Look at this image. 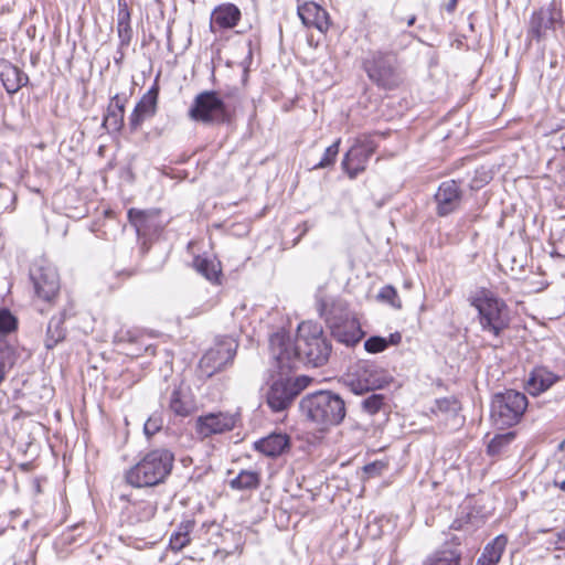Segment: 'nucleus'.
<instances>
[{
    "mask_svg": "<svg viewBox=\"0 0 565 565\" xmlns=\"http://www.w3.org/2000/svg\"><path fill=\"white\" fill-rule=\"evenodd\" d=\"M269 350L277 370L284 374L296 369L297 363L313 367L326 364L331 353V344L323 335L320 324L305 321L299 324L294 343L286 333L277 332L269 339Z\"/></svg>",
    "mask_w": 565,
    "mask_h": 565,
    "instance_id": "obj_1",
    "label": "nucleus"
},
{
    "mask_svg": "<svg viewBox=\"0 0 565 565\" xmlns=\"http://www.w3.org/2000/svg\"><path fill=\"white\" fill-rule=\"evenodd\" d=\"M301 417L319 431L339 426L347 415L344 399L333 391L308 393L299 402Z\"/></svg>",
    "mask_w": 565,
    "mask_h": 565,
    "instance_id": "obj_2",
    "label": "nucleus"
},
{
    "mask_svg": "<svg viewBox=\"0 0 565 565\" xmlns=\"http://www.w3.org/2000/svg\"><path fill=\"white\" fill-rule=\"evenodd\" d=\"M174 455L166 448L148 451L140 460L125 471V480L134 488H153L164 483L171 475Z\"/></svg>",
    "mask_w": 565,
    "mask_h": 565,
    "instance_id": "obj_3",
    "label": "nucleus"
},
{
    "mask_svg": "<svg viewBox=\"0 0 565 565\" xmlns=\"http://www.w3.org/2000/svg\"><path fill=\"white\" fill-rule=\"evenodd\" d=\"M470 305L478 311L481 330L499 338L510 326V310L501 298L491 290L481 288L470 298Z\"/></svg>",
    "mask_w": 565,
    "mask_h": 565,
    "instance_id": "obj_4",
    "label": "nucleus"
},
{
    "mask_svg": "<svg viewBox=\"0 0 565 565\" xmlns=\"http://www.w3.org/2000/svg\"><path fill=\"white\" fill-rule=\"evenodd\" d=\"M362 67L369 79L382 89L392 90L403 82L401 61L394 53L372 50L362 61Z\"/></svg>",
    "mask_w": 565,
    "mask_h": 565,
    "instance_id": "obj_5",
    "label": "nucleus"
},
{
    "mask_svg": "<svg viewBox=\"0 0 565 565\" xmlns=\"http://www.w3.org/2000/svg\"><path fill=\"white\" fill-rule=\"evenodd\" d=\"M527 407V398L525 394L507 390L493 396L491 403V419L493 424L504 429L516 425Z\"/></svg>",
    "mask_w": 565,
    "mask_h": 565,
    "instance_id": "obj_6",
    "label": "nucleus"
},
{
    "mask_svg": "<svg viewBox=\"0 0 565 565\" xmlns=\"http://www.w3.org/2000/svg\"><path fill=\"white\" fill-rule=\"evenodd\" d=\"M29 275L35 295L45 302H54L60 294V277L56 268L46 258L40 257L33 260Z\"/></svg>",
    "mask_w": 565,
    "mask_h": 565,
    "instance_id": "obj_7",
    "label": "nucleus"
},
{
    "mask_svg": "<svg viewBox=\"0 0 565 565\" xmlns=\"http://www.w3.org/2000/svg\"><path fill=\"white\" fill-rule=\"evenodd\" d=\"M189 116L204 124H224L230 119L227 107L215 90H204L196 95Z\"/></svg>",
    "mask_w": 565,
    "mask_h": 565,
    "instance_id": "obj_8",
    "label": "nucleus"
},
{
    "mask_svg": "<svg viewBox=\"0 0 565 565\" xmlns=\"http://www.w3.org/2000/svg\"><path fill=\"white\" fill-rule=\"evenodd\" d=\"M309 379L306 376L296 379L280 376L271 383L267 391V405L273 412L287 409L300 392L307 387Z\"/></svg>",
    "mask_w": 565,
    "mask_h": 565,
    "instance_id": "obj_9",
    "label": "nucleus"
},
{
    "mask_svg": "<svg viewBox=\"0 0 565 565\" xmlns=\"http://www.w3.org/2000/svg\"><path fill=\"white\" fill-rule=\"evenodd\" d=\"M120 500L126 504L121 511V518L130 525L150 521L157 513L158 500L150 492L146 498H140L138 493L130 492L121 494Z\"/></svg>",
    "mask_w": 565,
    "mask_h": 565,
    "instance_id": "obj_10",
    "label": "nucleus"
},
{
    "mask_svg": "<svg viewBox=\"0 0 565 565\" xmlns=\"http://www.w3.org/2000/svg\"><path fill=\"white\" fill-rule=\"evenodd\" d=\"M237 344L232 339H224L207 350L199 362L203 375L211 377L233 362Z\"/></svg>",
    "mask_w": 565,
    "mask_h": 565,
    "instance_id": "obj_11",
    "label": "nucleus"
},
{
    "mask_svg": "<svg viewBox=\"0 0 565 565\" xmlns=\"http://www.w3.org/2000/svg\"><path fill=\"white\" fill-rule=\"evenodd\" d=\"M239 417L227 412L207 413L199 416L194 423V430L200 439L211 438L214 435L225 434L236 427Z\"/></svg>",
    "mask_w": 565,
    "mask_h": 565,
    "instance_id": "obj_12",
    "label": "nucleus"
},
{
    "mask_svg": "<svg viewBox=\"0 0 565 565\" xmlns=\"http://www.w3.org/2000/svg\"><path fill=\"white\" fill-rule=\"evenodd\" d=\"M375 151V145L372 140H359L345 153L342 161V168L347 171L350 179H354L359 173L365 170V164Z\"/></svg>",
    "mask_w": 565,
    "mask_h": 565,
    "instance_id": "obj_13",
    "label": "nucleus"
},
{
    "mask_svg": "<svg viewBox=\"0 0 565 565\" xmlns=\"http://www.w3.org/2000/svg\"><path fill=\"white\" fill-rule=\"evenodd\" d=\"M385 384H387V380L383 372L370 364L360 365L355 379L350 382L352 392L358 395L381 388Z\"/></svg>",
    "mask_w": 565,
    "mask_h": 565,
    "instance_id": "obj_14",
    "label": "nucleus"
},
{
    "mask_svg": "<svg viewBox=\"0 0 565 565\" xmlns=\"http://www.w3.org/2000/svg\"><path fill=\"white\" fill-rule=\"evenodd\" d=\"M158 95L159 87L157 85H153L142 95L129 116V128L131 131H137L146 119L156 115Z\"/></svg>",
    "mask_w": 565,
    "mask_h": 565,
    "instance_id": "obj_15",
    "label": "nucleus"
},
{
    "mask_svg": "<svg viewBox=\"0 0 565 565\" xmlns=\"http://www.w3.org/2000/svg\"><path fill=\"white\" fill-rule=\"evenodd\" d=\"M461 195L460 186L455 180L443 182L435 194L437 214L446 216L457 210L460 205Z\"/></svg>",
    "mask_w": 565,
    "mask_h": 565,
    "instance_id": "obj_16",
    "label": "nucleus"
},
{
    "mask_svg": "<svg viewBox=\"0 0 565 565\" xmlns=\"http://www.w3.org/2000/svg\"><path fill=\"white\" fill-rule=\"evenodd\" d=\"M128 220L139 237H150L161 228L159 212L156 210L142 211L130 209L128 211Z\"/></svg>",
    "mask_w": 565,
    "mask_h": 565,
    "instance_id": "obj_17",
    "label": "nucleus"
},
{
    "mask_svg": "<svg viewBox=\"0 0 565 565\" xmlns=\"http://www.w3.org/2000/svg\"><path fill=\"white\" fill-rule=\"evenodd\" d=\"M332 337L348 347L355 345L363 337V331L359 322L353 318H344L341 322L328 324Z\"/></svg>",
    "mask_w": 565,
    "mask_h": 565,
    "instance_id": "obj_18",
    "label": "nucleus"
},
{
    "mask_svg": "<svg viewBox=\"0 0 565 565\" xmlns=\"http://www.w3.org/2000/svg\"><path fill=\"white\" fill-rule=\"evenodd\" d=\"M317 309L327 326L332 322H341L344 318H351L348 305L340 298H320L317 302Z\"/></svg>",
    "mask_w": 565,
    "mask_h": 565,
    "instance_id": "obj_19",
    "label": "nucleus"
},
{
    "mask_svg": "<svg viewBox=\"0 0 565 565\" xmlns=\"http://www.w3.org/2000/svg\"><path fill=\"white\" fill-rule=\"evenodd\" d=\"M298 14L307 26H315L324 33L330 26L328 12L316 2H306L298 7Z\"/></svg>",
    "mask_w": 565,
    "mask_h": 565,
    "instance_id": "obj_20",
    "label": "nucleus"
},
{
    "mask_svg": "<svg viewBox=\"0 0 565 565\" xmlns=\"http://www.w3.org/2000/svg\"><path fill=\"white\" fill-rule=\"evenodd\" d=\"M239 19L241 11L235 4H221L212 12L210 23L211 31L216 32V29H232L237 25Z\"/></svg>",
    "mask_w": 565,
    "mask_h": 565,
    "instance_id": "obj_21",
    "label": "nucleus"
},
{
    "mask_svg": "<svg viewBox=\"0 0 565 565\" xmlns=\"http://www.w3.org/2000/svg\"><path fill=\"white\" fill-rule=\"evenodd\" d=\"M460 541L452 537L450 543H446L443 547L429 555L423 565H460L461 551L459 550Z\"/></svg>",
    "mask_w": 565,
    "mask_h": 565,
    "instance_id": "obj_22",
    "label": "nucleus"
},
{
    "mask_svg": "<svg viewBox=\"0 0 565 565\" xmlns=\"http://www.w3.org/2000/svg\"><path fill=\"white\" fill-rule=\"evenodd\" d=\"M255 449L267 457H278L290 447V437L284 433H273L255 443Z\"/></svg>",
    "mask_w": 565,
    "mask_h": 565,
    "instance_id": "obj_23",
    "label": "nucleus"
},
{
    "mask_svg": "<svg viewBox=\"0 0 565 565\" xmlns=\"http://www.w3.org/2000/svg\"><path fill=\"white\" fill-rule=\"evenodd\" d=\"M126 102L127 98L119 96V94H116L110 98L107 113L103 120V126L109 132H118L124 127Z\"/></svg>",
    "mask_w": 565,
    "mask_h": 565,
    "instance_id": "obj_24",
    "label": "nucleus"
},
{
    "mask_svg": "<svg viewBox=\"0 0 565 565\" xmlns=\"http://www.w3.org/2000/svg\"><path fill=\"white\" fill-rule=\"evenodd\" d=\"M67 317L68 312L64 309L50 319L44 338V347L47 350L54 349L60 342L65 340L66 328L64 323Z\"/></svg>",
    "mask_w": 565,
    "mask_h": 565,
    "instance_id": "obj_25",
    "label": "nucleus"
},
{
    "mask_svg": "<svg viewBox=\"0 0 565 565\" xmlns=\"http://www.w3.org/2000/svg\"><path fill=\"white\" fill-rule=\"evenodd\" d=\"M554 12L550 9H540L532 14L529 28V36L540 41L545 36L546 31L554 28Z\"/></svg>",
    "mask_w": 565,
    "mask_h": 565,
    "instance_id": "obj_26",
    "label": "nucleus"
},
{
    "mask_svg": "<svg viewBox=\"0 0 565 565\" xmlns=\"http://www.w3.org/2000/svg\"><path fill=\"white\" fill-rule=\"evenodd\" d=\"M384 36L385 41L379 50H384L385 53H394L396 57H398V54L406 50L415 39V35L409 31H385Z\"/></svg>",
    "mask_w": 565,
    "mask_h": 565,
    "instance_id": "obj_27",
    "label": "nucleus"
},
{
    "mask_svg": "<svg viewBox=\"0 0 565 565\" xmlns=\"http://www.w3.org/2000/svg\"><path fill=\"white\" fill-rule=\"evenodd\" d=\"M0 78L3 87L9 94L17 93L21 87L26 85L29 81L28 75L11 63H6L2 65L0 71Z\"/></svg>",
    "mask_w": 565,
    "mask_h": 565,
    "instance_id": "obj_28",
    "label": "nucleus"
},
{
    "mask_svg": "<svg viewBox=\"0 0 565 565\" xmlns=\"http://www.w3.org/2000/svg\"><path fill=\"white\" fill-rule=\"evenodd\" d=\"M558 380L559 377L546 367H536L532 371L526 382L527 390L530 394L539 395L548 390Z\"/></svg>",
    "mask_w": 565,
    "mask_h": 565,
    "instance_id": "obj_29",
    "label": "nucleus"
},
{
    "mask_svg": "<svg viewBox=\"0 0 565 565\" xmlns=\"http://www.w3.org/2000/svg\"><path fill=\"white\" fill-rule=\"evenodd\" d=\"M508 537L503 534L495 536L488 543L481 555L479 556L476 565H497L505 550Z\"/></svg>",
    "mask_w": 565,
    "mask_h": 565,
    "instance_id": "obj_30",
    "label": "nucleus"
},
{
    "mask_svg": "<svg viewBox=\"0 0 565 565\" xmlns=\"http://www.w3.org/2000/svg\"><path fill=\"white\" fill-rule=\"evenodd\" d=\"M195 527L193 518L184 519L170 536V548L179 552L191 543V533Z\"/></svg>",
    "mask_w": 565,
    "mask_h": 565,
    "instance_id": "obj_31",
    "label": "nucleus"
},
{
    "mask_svg": "<svg viewBox=\"0 0 565 565\" xmlns=\"http://www.w3.org/2000/svg\"><path fill=\"white\" fill-rule=\"evenodd\" d=\"M169 408L177 416L185 417L192 412V404L181 387H174L169 397Z\"/></svg>",
    "mask_w": 565,
    "mask_h": 565,
    "instance_id": "obj_32",
    "label": "nucleus"
},
{
    "mask_svg": "<svg viewBox=\"0 0 565 565\" xmlns=\"http://www.w3.org/2000/svg\"><path fill=\"white\" fill-rule=\"evenodd\" d=\"M260 484V475L252 470H242L234 479L230 481V487L234 490H254Z\"/></svg>",
    "mask_w": 565,
    "mask_h": 565,
    "instance_id": "obj_33",
    "label": "nucleus"
},
{
    "mask_svg": "<svg viewBox=\"0 0 565 565\" xmlns=\"http://www.w3.org/2000/svg\"><path fill=\"white\" fill-rule=\"evenodd\" d=\"M459 409V402L455 397H443L435 401L430 411L435 415L455 416Z\"/></svg>",
    "mask_w": 565,
    "mask_h": 565,
    "instance_id": "obj_34",
    "label": "nucleus"
},
{
    "mask_svg": "<svg viewBox=\"0 0 565 565\" xmlns=\"http://www.w3.org/2000/svg\"><path fill=\"white\" fill-rule=\"evenodd\" d=\"M193 267L198 273H200L203 277L212 282L216 281L218 278V270L216 269V265L207 258L196 256L193 259Z\"/></svg>",
    "mask_w": 565,
    "mask_h": 565,
    "instance_id": "obj_35",
    "label": "nucleus"
},
{
    "mask_svg": "<svg viewBox=\"0 0 565 565\" xmlns=\"http://www.w3.org/2000/svg\"><path fill=\"white\" fill-rule=\"evenodd\" d=\"M514 433H505L495 435L488 444L487 451L490 456H499L514 439Z\"/></svg>",
    "mask_w": 565,
    "mask_h": 565,
    "instance_id": "obj_36",
    "label": "nucleus"
},
{
    "mask_svg": "<svg viewBox=\"0 0 565 565\" xmlns=\"http://www.w3.org/2000/svg\"><path fill=\"white\" fill-rule=\"evenodd\" d=\"M385 401V395L372 393L361 402V408L369 415H375L384 407Z\"/></svg>",
    "mask_w": 565,
    "mask_h": 565,
    "instance_id": "obj_37",
    "label": "nucleus"
},
{
    "mask_svg": "<svg viewBox=\"0 0 565 565\" xmlns=\"http://www.w3.org/2000/svg\"><path fill=\"white\" fill-rule=\"evenodd\" d=\"M13 364L14 350L6 343H0V384L3 382L7 371Z\"/></svg>",
    "mask_w": 565,
    "mask_h": 565,
    "instance_id": "obj_38",
    "label": "nucleus"
},
{
    "mask_svg": "<svg viewBox=\"0 0 565 565\" xmlns=\"http://www.w3.org/2000/svg\"><path fill=\"white\" fill-rule=\"evenodd\" d=\"M18 329V319L7 309H0V333L8 334Z\"/></svg>",
    "mask_w": 565,
    "mask_h": 565,
    "instance_id": "obj_39",
    "label": "nucleus"
},
{
    "mask_svg": "<svg viewBox=\"0 0 565 565\" xmlns=\"http://www.w3.org/2000/svg\"><path fill=\"white\" fill-rule=\"evenodd\" d=\"M339 146L340 139L335 140L331 146H329L326 149L322 159L313 167V169H323L332 166L339 153Z\"/></svg>",
    "mask_w": 565,
    "mask_h": 565,
    "instance_id": "obj_40",
    "label": "nucleus"
},
{
    "mask_svg": "<svg viewBox=\"0 0 565 565\" xmlns=\"http://www.w3.org/2000/svg\"><path fill=\"white\" fill-rule=\"evenodd\" d=\"M377 298L382 301H385V302H388L390 305H392L394 308H401L402 307V303H401V300L398 298V295H397V291L396 289L391 286V285H387V286H384L379 295H377Z\"/></svg>",
    "mask_w": 565,
    "mask_h": 565,
    "instance_id": "obj_41",
    "label": "nucleus"
},
{
    "mask_svg": "<svg viewBox=\"0 0 565 565\" xmlns=\"http://www.w3.org/2000/svg\"><path fill=\"white\" fill-rule=\"evenodd\" d=\"M388 347V341L382 337H371L364 342V349L370 353H379Z\"/></svg>",
    "mask_w": 565,
    "mask_h": 565,
    "instance_id": "obj_42",
    "label": "nucleus"
},
{
    "mask_svg": "<svg viewBox=\"0 0 565 565\" xmlns=\"http://www.w3.org/2000/svg\"><path fill=\"white\" fill-rule=\"evenodd\" d=\"M163 420L160 415H151L143 426L145 434L150 437L161 429Z\"/></svg>",
    "mask_w": 565,
    "mask_h": 565,
    "instance_id": "obj_43",
    "label": "nucleus"
},
{
    "mask_svg": "<svg viewBox=\"0 0 565 565\" xmlns=\"http://www.w3.org/2000/svg\"><path fill=\"white\" fill-rule=\"evenodd\" d=\"M387 468V463L381 460L373 461L364 466V472L373 478L380 476Z\"/></svg>",
    "mask_w": 565,
    "mask_h": 565,
    "instance_id": "obj_44",
    "label": "nucleus"
},
{
    "mask_svg": "<svg viewBox=\"0 0 565 565\" xmlns=\"http://www.w3.org/2000/svg\"><path fill=\"white\" fill-rule=\"evenodd\" d=\"M120 46H128L132 39L131 25L117 26Z\"/></svg>",
    "mask_w": 565,
    "mask_h": 565,
    "instance_id": "obj_45",
    "label": "nucleus"
},
{
    "mask_svg": "<svg viewBox=\"0 0 565 565\" xmlns=\"http://www.w3.org/2000/svg\"><path fill=\"white\" fill-rule=\"evenodd\" d=\"M118 342H128V343H135L138 341V337L132 333L131 331H121L117 334Z\"/></svg>",
    "mask_w": 565,
    "mask_h": 565,
    "instance_id": "obj_46",
    "label": "nucleus"
},
{
    "mask_svg": "<svg viewBox=\"0 0 565 565\" xmlns=\"http://www.w3.org/2000/svg\"><path fill=\"white\" fill-rule=\"evenodd\" d=\"M130 25V11L118 10L117 26Z\"/></svg>",
    "mask_w": 565,
    "mask_h": 565,
    "instance_id": "obj_47",
    "label": "nucleus"
},
{
    "mask_svg": "<svg viewBox=\"0 0 565 565\" xmlns=\"http://www.w3.org/2000/svg\"><path fill=\"white\" fill-rule=\"evenodd\" d=\"M556 550H565V529L557 533Z\"/></svg>",
    "mask_w": 565,
    "mask_h": 565,
    "instance_id": "obj_48",
    "label": "nucleus"
},
{
    "mask_svg": "<svg viewBox=\"0 0 565 565\" xmlns=\"http://www.w3.org/2000/svg\"><path fill=\"white\" fill-rule=\"evenodd\" d=\"M458 0H449V2L446 4V10L448 12H454L457 7Z\"/></svg>",
    "mask_w": 565,
    "mask_h": 565,
    "instance_id": "obj_49",
    "label": "nucleus"
},
{
    "mask_svg": "<svg viewBox=\"0 0 565 565\" xmlns=\"http://www.w3.org/2000/svg\"><path fill=\"white\" fill-rule=\"evenodd\" d=\"M118 10L129 11L126 0H117Z\"/></svg>",
    "mask_w": 565,
    "mask_h": 565,
    "instance_id": "obj_50",
    "label": "nucleus"
},
{
    "mask_svg": "<svg viewBox=\"0 0 565 565\" xmlns=\"http://www.w3.org/2000/svg\"><path fill=\"white\" fill-rule=\"evenodd\" d=\"M399 340H401V335L398 333H395V334L391 335V342L392 343L396 344V343L399 342Z\"/></svg>",
    "mask_w": 565,
    "mask_h": 565,
    "instance_id": "obj_51",
    "label": "nucleus"
},
{
    "mask_svg": "<svg viewBox=\"0 0 565 565\" xmlns=\"http://www.w3.org/2000/svg\"><path fill=\"white\" fill-rule=\"evenodd\" d=\"M415 22H416V15H412L407 20V25L413 26L415 24Z\"/></svg>",
    "mask_w": 565,
    "mask_h": 565,
    "instance_id": "obj_52",
    "label": "nucleus"
},
{
    "mask_svg": "<svg viewBox=\"0 0 565 565\" xmlns=\"http://www.w3.org/2000/svg\"><path fill=\"white\" fill-rule=\"evenodd\" d=\"M556 484L559 487L561 490L565 491V479L562 482L556 483Z\"/></svg>",
    "mask_w": 565,
    "mask_h": 565,
    "instance_id": "obj_53",
    "label": "nucleus"
}]
</instances>
